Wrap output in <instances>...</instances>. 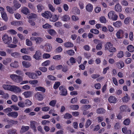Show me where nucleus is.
I'll list each match as a JSON object with an SVG mask.
<instances>
[{
	"mask_svg": "<svg viewBox=\"0 0 134 134\" xmlns=\"http://www.w3.org/2000/svg\"><path fill=\"white\" fill-rule=\"evenodd\" d=\"M38 125L37 122L34 121H30V127L35 132L37 131L36 126Z\"/></svg>",
	"mask_w": 134,
	"mask_h": 134,
	"instance_id": "6",
	"label": "nucleus"
},
{
	"mask_svg": "<svg viewBox=\"0 0 134 134\" xmlns=\"http://www.w3.org/2000/svg\"><path fill=\"white\" fill-rule=\"evenodd\" d=\"M21 11L22 13L25 15H27L30 13L28 8L25 7H24L22 8Z\"/></svg>",
	"mask_w": 134,
	"mask_h": 134,
	"instance_id": "20",
	"label": "nucleus"
},
{
	"mask_svg": "<svg viewBox=\"0 0 134 134\" xmlns=\"http://www.w3.org/2000/svg\"><path fill=\"white\" fill-rule=\"evenodd\" d=\"M57 102V100H53L51 101L49 103V105L53 107H54Z\"/></svg>",
	"mask_w": 134,
	"mask_h": 134,
	"instance_id": "45",
	"label": "nucleus"
},
{
	"mask_svg": "<svg viewBox=\"0 0 134 134\" xmlns=\"http://www.w3.org/2000/svg\"><path fill=\"white\" fill-rule=\"evenodd\" d=\"M10 91L13 92L15 93H18L21 92V90L19 87L13 85L11 86Z\"/></svg>",
	"mask_w": 134,
	"mask_h": 134,
	"instance_id": "7",
	"label": "nucleus"
},
{
	"mask_svg": "<svg viewBox=\"0 0 134 134\" xmlns=\"http://www.w3.org/2000/svg\"><path fill=\"white\" fill-rule=\"evenodd\" d=\"M11 67H17L18 65V63L17 61H15L14 63L10 64Z\"/></svg>",
	"mask_w": 134,
	"mask_h": 134,
	"instance_id": "62",
	"label": "nucleus"
},
{
	"mask_svg": "<svg viewBox=\"0 0 134 134\" xmlns=\"http://www.w3.org/2000/svg\"><path fill=\"white\" fill-rule=\"evenodd\" d=\"M96 112L97 114H103L105 113V110L104 109L100 108L97 109Z\"/></svg>",
	"mask_w": 134,
	"mask_h": 134,
	"instance_id": "32",
	"label": "nucleus"
},
{
	"mask_svg": "<svg viewBox=\"0 0 134 134\" xmlns=\"http://www.w3.org/2000/svg\"><path fill=\"white\" fill-rule=\"evenodd\" d=\"M86 10L88 12H91L93 9V6L91 4L89 3L86 6Z\"/></svg>",
	"mask_w": 134,
	"mask_h": 134,
	"instance_id": "18",
	"label": "nucleus"
},
{
	"mask_svg": "<svg viewBox=\"0 0 134 134\" xmlns=\"http://www.w3.org/2000/svg\"><path fill=\"white\" fill-rule=\"evenodd\" d=\"M122 130V132L125 134H131V131L130 130H127V129L126 127H123Z\"/></svg>",
	"mask_w": 134,
	"mask_h": 134,
	"instance_id": "29",
	"label": "nucleus"
},
{
	"mask_svg": "<svg viewBox=\"0 0 134 134\" xmlns=\"http://www.w3.org/2000/svg\"><path fill=\"white\" fill-rule=\"evenodd\" d=\"M48 32L51 35L54 36L56 35L57 33L53 29H50L48 31Z\"/></svg>",
	"mask_w": 134,
	"mask_h": 134,
	"instance_id": "40",
	"label": "nucleus"
},
{
	"mask_svg": "<svg viewBox=\"0 0 134 134\" xmlns=\"http://www.w3.org/2000/svg\"><path fill=\"white\" fill-rule=\"evenodd\" d=\"M18 115L17 112L13 111L7 114V115L9 117H12L14 118H16Z\"/></svg>",
	"mask_w": 134,
	"mask_h": 134,
	"instance_id": "11",
	"label": "nucleus"
},
{
	"mask_svg": "<svg viewBox=\"0 0 134 134\" xmlns=\"http://www.w3.org/2000/svg\"><path fill=\"white\" fill-rule=\"evenodd\" d=\"M99 20L101 23H106V20L105 18L103 16L100 17L99 18Z\"/></svg>",
	"mask_w": 134,
	"mask_h": 134,
	"instance_id": "52",
	"label": "nucleus"
},
{
	"mask_svg": "<svg viewBox=\"0 0 134 134\" xmlns=\"http://www.w3.org/2000/svg\"><path fill=\"white\" fill-rule=\"evenodd\" d=\"M8 134H17V131L15 129L9 130L8 131Z\"/></svg>",
	"mask_w": 134,
	"mask_h": 134,
	"instance_id": "38",
	"label": "nucleus"
},
{
	"mask_svg": "<svg viewBox=\"0 0 134 134\" xmlns=\"http://www.w3.org/2000/svg\"><path fill=\"white\" fill-rule=\"evenodd\" d=\"M12 85L4 84L2 85V87L3 89L6 90L10 91Z\"/></svg>",
	"mask_w": 134,
	"mask_h": 134,
	"instance_id": "23",
	"label": "nucleus"
},
{
	"mask_svg": "<svg viewBox=\"0 0 134 134\" xmlns=\"http://www.w3.org/2000/svg\"><path fill=\"white\" fill-rule=\"evenodd\" d=\"M61 20L64 21H68L70 19V17L68 15H65L61 17Z\"/></svg>",
	"mask_w": 134,
	"mask_h": 134,
	"instance_id": "22",
	"label": "nucleus"
},
{
	"mask_svg": "<svg viewBox=\"0 0 134 134\" xmlns=\"http://www.w3.org/2000/svg\"><path fill=\"white\" fill-rule=\"evenodd\" d=\"M37 7L38 12H41L42 10L44 9V7L41 4H39L37 6Z\"/></svg>",
	"mask_w": 134,
	"mask_h": 134,
	"instance_id": "43",
	"label": "nucleus"
},
{
	"mask_svg": "<svg viewBox=\"0 0 134 134\" xmlns=\"http://www.w3.org/2000/svg\"><path fill=\"white\" fill-rule=\"evenodd\" d=\"M35 97L38 100L41 101L43 99V97L42 95L39 92H37L35 95Z\"/></svg>",
	"mask_w": 134,
	"mask_h": 134,
	"instance_id": "17",
	"label": "nucleus"
},
{
	"mask_svg": "<svg viewBox=\"0 0 134 134\" xmlns=\"http://www.w3.org/2000/svg\"><path fill=\"white\" fill-rule=\"evenodd\" d=\"M130 98L127 93L125 94V96L122 98V100L123 102H128L130 100Z\"/></svg>",
	"mask_w": 134,
	"mask_h": 134,
	"instance_id": "13",
	"label": "nucleus"
},
{
	"mask_svg": "<svg viewBox=\"0 0 134 134\" xmlns=\"http://www.w3.org/2000/svg\"><path fill=\"white\" fill-rule=\"evenodd\" d=\"M41 109L42 111L44 112H47L50 109V107L49 106H45L42 107Z\"/></svg>",
	"mask_w": 134,
	"mask_h": 134,
	"instance_id": "44",
	"label": "nucleus"
},
{
	"mask_svg": "<svg viewBox=\"0 0 134 134\" xmlns=\"http://www.w3.org/2000/svg\"><path fill=\"white\" fill-rule=\"evenodd\" d=\"M22 94L25 98H29L32 96V92L31 91L25 92Z\"/></svg>",
	"mask_w": 134,
	"mask_h": 134,
	"instance_id": "14",
	"label": "nucleus"
},
{
	"mask_svg": "<svg viewBox=\"0 0 134 134\" xmlns=\"http://www.w3.org/2000/svg\"><path fill=\"white\" fill-rule=\"evenodd\" d=\"M116 66L118 67H124V63L122 61H119V62L116 63Z\"/></svg>",
	"mask_w": 134,
	"mask_h": 134,
	"instance_id": "36",
	"label": "nucleus"
},
{
	"mask_svg": "<svg viewBox=\"0 0 134 134\" xmlns=\"http://www.w3.org/2000/svg\"><path fill=\"white\" fill-rule=\"evenodd\" d=\"M59 89L60 91V95L65 96L67 94V91L65 86H60L59 87Z\"/></svg>",
	"mask_w": 134,
	"mask_h": 134,
	"instance_id": "5",
	"label": "nucleus"
},
{
	"mask_svg": "<svg viewBox=\"0 0 134 134\" xmlns=\"http://www.w3.org/2000/svg\"><path fill=\"white\" fill-rule=\"evenodd\" d=\"M10 77L13 81L17 83L20 82L23 80L22 77L16 74H11L10 75Z\"/></svg>",
	"mask_w": 134,
	"mask_h": 134,
	"instance_id": "1",
	"label": "nucleus"
},
{
	"mask_svg": "<svg viewBox=\"0 0 134 134\" xmlns=\"http://www.w3.org/2000/svg\"><path fill=\"white\" fill-rule=\"evenodd\" d=\"M124 34V32L122 30H120L118 31L116 34V36L118 38L120 39L122 38V36Z\"/></svg>",
	"mask_w": 134,
	"mask_h": 134,
	"instance_id": "21",
	"label": "nucleus"
},
{
	"mask_svg": "<svg viewBox=\"0 0 134 134\" xmlns=\"http://www.w3.org/2000/svg\"><path fill=\"white\" fill-rule=\"evenodd\" d=\"M11 55L14 58H17L20 56V53L18 52H14L11 53Z\"/></svg>",
	"mask_w": 134,
	"mask_h": 134,
	"instance_id": "33",
	"label": "nucleus"
},
{
	"mask_svg": "<svg viewBox=\"0 0 134 134\" xmlns=\"http://www.w3.org/2000/svg\"><path fill=\"white\" fill-rule=\"evenodd\" d=\"M78 100L77 98L75 97L72 98L70 102L72 104L76 103Z\"/></svg>",
	"mask_w": 134,
	"mask_h": 134,
	"instance_id": "63",
	"label": "nucleus"
},
{
	"mask_svg": "<svg viewBox=\"0 0 134 134\" xmlns=\"http://www.w3.org/2000/svg\"><path fill=\"white\" fill-rule=\"evenodd\" d=\"M47 77L48 79L54 81L56 80V77L53 75H48L47 76Z\"/></svg>",
	"mask_w": 134,
	"mask_h": 134,
	"instance_id": "58",
	"label": "nucleus"
},
{
	"mask_svg": "<svg viewBox=\"0 0 134 134\" xmlns=\"http://www.w3.org/2000/svg\"><path fill=\"white\" fill-rule=\"evenodd\" d=\"M120 110L122 111H127L129 112L130 111V109L126 105H123L120 107Z\"/></svg>",
	"mask_w": 134,
	"mask_h": 134,
	"instance_id": "12",
	"label": "nucleus"
},
{
	"mask_svg": "<svg viewBox=\"0 0 134 134\" xmlns=\"http://www.w3.org/2000/svg\"><path fill=\"white\" fill-rule=\"evenodd\" d=\"M108 100L110 103H115L118 101L117 98L116 97L113 96H111L109 97Z\"/></svg>",
	"mask_w": 134,
	"mask_h": 134,
	"instance_id": "8",
	"label": "nucleus"
},
{
	"mask_svg": "<svg viewBox=\"0 0 134 134\" xmlns=\"http://www.w3.org/2000/svg\"><path fill=\"white\" fill-rule=\"evenodd\" d=\"M29 128L30 127L29 126H23L21 128L20 132L21 133L27 131L29 129Z\"/></svg>",
	"mask_w": 134,
	"mask_h": 134,
	"instance_id": "25",
	"label": "nucleus"
},
{
	"mask_svg": "<svg viewBox=\"0 0 134 134\" xmlns=\"http://www.w3.org/2000/svg\"><path fill=\"white\" fill-rule=\"evenodd\" d=\"M43 41V39L40 37H36L35 41L37 44L40 43Z\"/></svg>",
	"mask_w": 134,
	"mask_h": 134,
	"instance_id": "42",
	"label": "nucleus"
},
{
	"mask_svg": "<svg viewBox=\"0 0 134 134\" xmlns=\"http://www.w3.org/2000/svg\"><path fill=\"white\" fill-rule=\"evenodd\" d=\"M45 48L46 51L48 52L51 51L52 49V47L50 44L47 43L46 45Z\"/></svg>",
	"mask_w": 134,
	"mask_h": 134,
	"instance_id": "26",
	"label": "nucleus"
},
{
	"mask_svg": "<svg viewBox=\"0 0 134 134\" xmlns=\"http://www.w3.org/2000/svg\"><path fill=\"white\" fill-rule=\"evenodd\" d=\"M113 25L115 27H121L122 26V23L120 21H117L116 22L113 23Z\"/></svg>",
	"mask_w": 134,
	"mask_h": 134,
	"instance_id": "34",
	"label": "nucleus"
},
{
	"mask_svg": "<svg viewBox=\"0 0 134 134\" xmlns=\"http://www.w3.org/2000/svg\"><path fill=\"white\" fill-rule=\"evenodd\" d=\"M67 53L70 55H72L75 53L74 51L72 49H70L67 51Z\"/></svg>",
	"mask_w": 134,
	"mask_h": 134,
	"instance_id": "49",
	"label": "nucleus"
},
{
	"mask_svg": "<svg viewBox=\"0 0 134 134\" xmlns=\"http://www.w3.org/2000/svg\"><path fill=\"white\" fill-rule=\"evenodd\" d=\"M6 8L7 11L9 13L12 14L14 12L13 10L11 7L8 6H7Z\"/></svg>",
	"mask_w": 134,
	"mask_h": 134,
	"instance_id": "55",
	"label": "nucleus"
},
{
	"mask_svg": "<svg viewBox=\"0 0 134 134\" xmlns=\"http://www.w3.org/2000/svg\"><path fill=\"white\" fill-rule=\"evenodd\" d=\"M42 54L41 52L39 50L37 51L35 54L33 56V58L37 60H40L41 59Z\"/></svg>",
	"mask_w": 134,
	"mask_h": 134,
	"instance_id": "4",
	"label": "nucleus"
},
{
	"mask_svg": "<svg viewBox=\"0 0 134 134\" xmlns=\"http://www.w3.org/2000/svg\"><path fill=\"white\" fill-rule=\"evenodd\" d=\"M60 85V82H56L54 85L53 86L54 88L55 89H57L58 87Z\"/></svg>",
	"mask_w": 134,
	"mask_h": 134,
	"instance_id": "61",
	"label": "nucleus"
},
{
	"mask_svg": "<svg viewBox=\"0 0 134 134\" xmlns=\"http://www.w3.org/2000/svg\"><path fill=\"white\" fill-rule=\"evenodd\" d=\"M3 41L5 44H9L12 42V38L9 37L7 35H4L2 37Z\"/></svg>",
	"mask_w": 134,
	"mask_h": 134,
	"instance_id": "2",
	"label": "nucleus"
},
{
	"mask_svg": "<svg viewBox=\"0 0 134 134\" xmlns=\"http://www.w3.org/2000/svg\"><path fill=\"white\" fill-rule=\"evenodd\" d=\"M109 18L110 19L113 20H117L118 16L117 15L115 14V12L114 11H111L109 12L108 14Z\"/></svg>",
	"mask_w": 134,
	"mask_h": 134,
	"instance_id": "3",
	"label": "nucleus"
},
{
	"mask_svg": "<svg viewBox=\"0 0 134 134\" xmlns=\"http://www.w3.org/2000/svg\"><path fill=\"white\" fill-rule=\"evenodd\" d=\"M35 90L36 91H40L42 92H45L46 89L43 87L39 86L36 87L35 88Z\"/></svg>",
	"mask_w": 134,
	"mask_h": 134,
	"instance_id": "28",
	"label": "nucleus"
},
{
	"mask_svg": "<svg viewBox=\"0 0 134 134\" xmlns=\"http://www.w3.org/2000/svg\"><path fill=\"white\" fill-rule=\"evenodd\" d=\"M24 103L25 106H30L32 104L31 102L28 99L25 100L24 101Z\"/></svg>",
	"mask_w": 134,
	"mask_h": 134,
	"instance_id": "37",
	"label": "nucleus"
},
{
	"mask_svg": "<svg viewBox=\"0 0 134 134\" xmlns=\"http://www.w3.org/2000/svg\"><path fill=\"white\" fill-rule=\"evenodd\" d=\"M90 32L95 34H97L99 32V31L97 29H92L90 30Z\"/></svg>",
	"mask_w": 134,
	"mask_h": 134,
	"instance_id": "53",
	"label": "nucleus"
},
{
	"mask_svg": "<svg viewBox=\"0 0 134 134\" xmlns=\"http://www.w3.org/2000/svg\"><path fill=\"white\" fill-rule=\"evenodd\" d=\"M11 99L14 102H16L18 101V98L17 96L13 94L11 96Z\"/></svg>",
	"mask_w": 134,
	"mask_h": 134,
	"instance_id": "41",
	"label": "nucleus"
},
{
	"mask_svg": "<svg viewBox=\"0 0 134 134\" xmlns=\"http://www.w3.org/2000/svg\"><path fill=\"white\" fill-rule=\"evenodd\" d=\"M14 7L16 9H18L21 6V4L18 2L16 1H14Z\"/></svg>",
	"mask_w": 134,
	"mask_h": 134,
	"instance_id": "31",
	"label": "nucleus"
},
{
	"mask_svg": "<svg viewBox=\"0 0 134 134\" xmlns=\"http://www.w3.org/2000/svg\"><path fill=\"white\" fill-rule=\"evenodd\" d=\"M1 14L3 19L5 21H7L8 20V17L6 13L4 11H3L1 12Z\"/></svg>",
	"mask_w": 134,
	"mask_h": 134,
	"instance_id": "16",
	"label": "nucleus"
},
{
	"mask_svg": "<svg viewBox=\"0 0 134 134\" xmlns=\"http://www.w3.org/2000/svg\"><path fill=\"white\" fill-rule=\"evenodd\" d=\"M124 54L123 51H120L117 54V57L118 58H121L123 57Z\"/></svg>",
	"mask_w": 134,
	"mask_h": 134,
	"instance_id": "46",
	"label": "nucleus"
},
{
	"mask_svg": "<svg viewBox=\"0 0 134 134\" xmlns=\"http://www.w3.org/2000/svg\"><path fill=\"white\" fill-rule=\"evenodd\" d=\"M42 15L44 17L48 19L50 18L51 20V17L52 16V14L51 13L48 11L45 12L44 13L42 14Z\"/></svg>",
	"mask_w": 134,
	"mask_h": 134,
	"instance_id": "9",
	"label": "nucleus"
},
{
	"mask_svg": "<svg viewBox=\"0 0 134 134\" xmlns=\"http://www.w3.org/2000/svg\"><path fill=\"white\" fill-rule=\"evenodd\" d=\"M115 10L118 12H121L122 10V7L119 3H117L115 7Z\"/></svg>",
	"mask_w": 134,
	"mask_h": 134,
	"instance_id": "15",
	"label": "nucleus"
},
{
	"mask_svg": "<svg viewBox=\"0 0 134 134\" xmlns=\"http://www.w3.org/2000/svg\"><path fill=\"white\" fill-rule=\"evenodd\" d=\"M25 74L28 76L29 78L32 79H35L37 77V75L34 73L27 72H26Z\"/></svg>",
	"mask_w": 134,
	"mask_h": 134,
	"instance_id": "10",
	"label": "nucleus"
},
{
	"mask_svg": "<svg viewBox=\"0 0 134 134\" xmlns=\"http://www.w3.org/2000/svg\"><path fill=\"white\" fill-rule=\"evenodd\" d=\"M37 17V15L36 14L34 13H31L28 16L29 19L34 18Z\"/></svg>",
	"mask_w": 134,
	"mask_h": 134,
	"instance_id": "54",
	"label": "nucleus"
},
{
	"mask_svg": "<svg viewBox=\"0 0 134 134\" xmlns=\"http://www.w3.org/2000/svg\"><path fill=\"white\" fill-rule=\"evenodd\" d=\"M71 109L74 110H77L79 108V106L78 105H71L70 106Z\"/></svg>",
	"mask_w": 134,
	"mask_h": 134,
	"instance_id": "50",
	"label": "nucleus"
},
{
	"mask_svg": "<svg viewBox=\"0 0 134 134\" xmlns=\"http://www.w3.org/2000/svg\"><path fill=\"white\" fill-rule=\"evenodd\" d=\"M38 81L37 80H31L29 81V83L32 85H33L35 86L38 83Z\"/></svg>",
	"mask_w": 134,
	"mask_h": 134,
	"instance_id": "39",
	"label": "nucleus"
},
{
	"mask_svg": "<svg viewBox=\"0 0 134 134\" xmlns=\"http://www.w3.org/2000/svg\"><path fill=\"white\" fill-rule=\"evenodd\" d=\"M26 44L28 46H31L32 45V42L29 39H26Z\"/></svg>",
	"mask_w": 134,
	"mask_h": 134,
	"instance_id": "51",
	"label": "nucleus"
},
{
	"mask_svg": "<svg viewBox=\"0 0 134 134\" xmlns=\"http://www.w3.org/2000/svg\"><path fill=\"white\" fill-rule=\"evenodd\" d=\"M92 123L91 121L89 119L88 120L85 124V127L86 128H88L91 124Z\"/></svg>",
	"mask_w": 134,
	"mask_h": 134,
	"instance_id": "60",
	"label": "nucleus"
},
{
	"mask_svg": "<svg viewBox=\"0 0 134 134\" xmlns=\"http://www.w3.org/2000/svg\"><path fill=\"white\" fill-rule=\"evenodd\" d=\"M64 46L66 48H70L73 47V43L69 42H67L64 43Z\"/></svg>",
	"mask_w": 134,
	"mask_h": 134,
	"instance_id": "30",
	"label": "nucleus"
},
{
	"mask_svg": "<svg viewBox=\"0 0 134 134\" xmlns=\"http://www.w3.org/2000/svg\"><path fill=\"white\" fill-rule=\"evenodd\" d=\"M72 12L74 14H79L80 13L79 9L76 7H74L73 8Z\"/></svg>",
	"mask_w": 134,
	"mask_h": 134,
	"instance_id": "24",
	"label": "nucleus"
},
{
	"mask_svg": "<svg viewBox=\"0 0 134 134\" xmlns=\"http://www.w3.org/2000/svg\"><path fill=\"white\" fill-rule=\"evenodd\" d=\"M104 118L102 116H99L97 117L96 118V120L97 121L99 122H100L103 121Z\"/></svg>",
	"mask_w": 134,
	"mask_h": 134,
	"instance_id": "59",
	"label": "nucleus"
},
{
	"mask_svg": "<svg viewBox=\"0 0 134 134\" xmlns=\"http://www.w3.org/2000/svg\"><path fill=\"white\" fill-rule=\"evenodd\" d=\"M18 105L20 107L23 108L25 107L24 102L22 101H20L18 102Z\"/></svg>",
	"mask_w": 134,
	"mask_h": 134,
	"instance_id": "47",
	"label": "nucleus"
},
{
	"mask_svg": "<svg viewBox=\"0 0 134 134\" xmlns=\"http://www.w3.org/2000/svg\"><path fill=\"white\" fill-rule=\"evenodd\" d=\"M72 117V115L66 113L64 115V118L66 119H69Z\"/></svg>",
	"mask_w": 134,
	"mask_h": 134,
	"instance_id": "64",
	"label": "nucleus"
},
{
	"mask_svg": "<svg viewBox=\"0 0 134 134\" xmlns=\"http://www.w3.org/2000/svg\"><path fill=\"white\" fill-rule=\"evenodd\" d=\"M50 63V61L49 60H47L43 62L42 64V66H45L48 65Z\"/></svg>",
	"mask_w": 134,
	"mask_h": 134,
	"instance_id": "57",
	"label": "nucleus"
},
{
	"mask_svg": "<svg viewBox=\"0 0 134 134\" xmlns=\"http://www.w3.org/2000/svg\"><path fill=\"white\" fill-rule=\"evenodd\" d=\"M113 44L110 42H107L104 45L105 49V50H108L113 46Z\"/></svg>",
	"mask_w": 134,
	"mask_h": 134,
	"instance_id": "19",
	"label": "nucleus"
},
{
	"mask_svg": "<svg viewBox=\"0 0 134 134\" xmlns=\"http://www.w3.org/2000/svg\"><path fill=\"white\" fill-rule=\"evenodd\" d=\"M42 27L44 29H49L51 28L52 27L51 26L48 24L46 23L42 26Z\"/></svg>",
	"mask_w": 134,
	"mask_h": 134,
	"instance_id": "56",
	"label": "nucleus"
},
{
	"mask_svg": "<svg viewBox=\"0 0 134 134\" xmlns=\"http://www.w3.org/2000/svg\"><path fill=\"white\" fill-rule=\"evenodd\" d=\"M127 49L131 52H133L134 51V47L132 45H129L127 47Z\"/></svg>",
	"mask_w": 134,
	"mask_h": 134,
	"instance_id": "35",
	"label": "nucleus"
},
{
	"mask_svg": "<svg viewBox=\"0 0 134 134\" xmlns=\"http://www.w3.org/2000/svg\"><path fill=\"white\" fill-rule=\"evenodd\" d=\"M12 25L16 26H19L23 24V22L21 21H13L11 23Z\"/></svg>",
	"mask_w": 134,
	"mask_h": 134,
	"instance_id": "27",
	"label": "nucleus"
},
{
	"mask_svg": "<svg viewBox=\"0 0 134 134\" xmlns=\"http://www.w3.org/2000/svg\"><path fill=\"white\" fill-rule=\"evenodd\" d=\"M23 59L24 60H27L30 61L31 60V58L30 56L27 55H25L23 56L22 57Z\"/></svg>",
	"mask_w": 134,
	"mask_h": 134,
	"instance_id": "48",
	"label": "nucleus"
}]
</instances>
